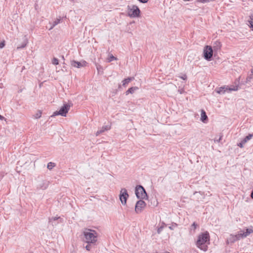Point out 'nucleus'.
<instances>
[{
	"mask_svg": "<svg viewBox=\"0 0 253 253\" xmlns=\"http://www.w3.org/2000/svg\"><path fill=\"white\" fill-rule=\"evenodd\" d=\"M55 167V164L52 162H49L47 164V168L51 170L53 168Z\"/></svg>",
	"mask_w": 253,
	"mask_h": 253,
	"instance_id": "23",
	"label": "nucleus"
},
{
	"mask_svg": "<svg viewBox=\"0 0 253 253\" xmlns=\"http://www.w3.org/2000/svg\"><path fill=\"white\" fill-rule=\"evenodd\" d=\"M4 119V117L0 115V120H2Z\"/></svg>",
	"mask_w": 253,
	"mask_h": 253,
	"instance_id": "42",
	"label": "nucleus"
},
{
	"mask_svg": "<svg viewBox=\"0 0 253 253\" xmlns=\"http://www.w3.org/2000/svg\"><path fill=\"white\" fill-rule=\"evenodd\" d=\"M203 54L204 57L206 60L211 61L213 55V50L211 46L206 45L204 48Z\"/></svg>",
	"mask_w": 253,
	"mask_h": 253,
	"instance_id": "6",
	"label": "nucleus"
},
{
	"mask_svg": "<svg viewBox=\"0 0 253 253\" xmlns=\"http://www.w3.org/2000/svg\"><path fill=\"white\" fill-rule=\"evenodd\" d=\"M184 1H190V0H183Z\"/></svg>",
	"mask_w": 253,
	"mask_h": 253,
	"instance_id": "48",
	"label": "nucleus"
},
{
	"mask_svg": "<svg viewBox=\"0 0 253 253\" xmlns=\"http://www.w3.org/2000/svg\"><path fill=\"white\" fill-rule=\"evenodd\" d=\"M142 200L140 199L136 203L135 211L137 213H141L146 206V203Z\"/></svg>",
	"mask_w": 253,
	"mask_h": 253,
	"instance_id": "7",
	"label": "nucleus"
},
{
	"mask_svg": "<svg viewBox=\"0 0 253 253\" xmlns=\"http://www.w3.org/2000/svg\"><path fill=\"white\" fill-rule=\"evenodd\" d=\"M26 45H27V42L22 43L20 46H18L17 47V49H21V48H24L26 46Z\"/></svg>",
	"mask_w": 253,
	"mask_h": 253,
	"instance_id": "27",
	"label": "nucleus"
},
{
	"mask_svg": "<svg viewBox=\"0 0 253 253\" xmlns=\"http://www.w3.org/2000/svg\"><path fill=\"white\" fill-rule=\"evenodd\" d=\"M181 78L184 80H185L187 79V76L186 75H184L183 76L181 77Z\"/></svg>",
	"mask_w": 253,
	"mask_h": 253,
	"instance_id": "39",
	"label": "nucleus"
},
{
	"mask_svg": "<svg viewBox=\"0 0 253 253\" xmlns=\"http://www.w3.org/2000/svg\"><path fill=\"white\" fill-rule=\"evenodd\" d=\"M163 226H164V225H166L165 224V223H163Z\"/></svg>",
	"mask_w": 253,
	"mask_h": 253,
	"instance_id": "46",
	"label": "nucleus"
},
{
	"mask_svg": "<svg viewBox=\"0 0 253 253\" xmlns=\"http://www.w3.org/2000/svg\"><path fill=\"white\" fill-rule=\"evenodd\" d=\"M248 22L250 24V27L253 30V15H251L250 16V19L248 20Z\"/></svg>",
	"mask_w": 253,
	"mask_h": 253,
	"instance_id": "19",
	"label": "nucleus"
},
{
	"mask_svg": "<svg viewBox=\"0 0 253 253\" xmlns=\"http://www.w3.org/2000/svg\"><path fill=\"white\" fill-rule=\"evenodd\" d=\"M226 90H228V89L225 86L220 87L218 88H216L215 90L216 92L220 94H223L225 93Z\"/></svg>",
	"mask_w": 253,
	"mask_h": 253,
	"instance_id": "13",
	"label": "nucleus"
},
{
	"mask_svg": "<svg viewBox=\"0 0 253 253\" xmlns=\"http://www.w3.org/2000/svg\"><path fill=\"white\" fill-rule=\"evenodd\" d=\"M91 246L90 244H88L86 246H85V249L87 251H90L91 250Z\"/></svg>",
	"mask_w": 253,
	"mask_h": 253,
	"instance_id": "31",
	"label": "nucleus"
},
{
	"mask_svg": "<svg viewBox=\"0 0 253 253\" xmlns=\"http://www.w3.org/2000/svg\"><path fill=\"white\" fill-rule=\"evenodd\" d=\"M163 226H164V225H166L165 224V223H163Z\"/></svg>",
	"mask_w": 253,
	"mask_h": 253,
	"instance_id": "47",
	"label": "nucleus"
},
{
	"mask_svg": "<svg viewBox=\"0 0 253 253\" xmlns=\"http://www.w3.org/2000/svg\"><path fill=\"white\" fill-rule=\"evenodd\" d=\"M246 143V142H244V140H242L240 143L238 144V146L240 148H243L244 145Z\"/></svg>",
	"mask_w": 253,
	"mask_h": 253,
	"instance_id": "28",
	"label": "nucleus"
},
{
	"mask_svg": "<svg viewBox=\"0 0 253 253\" xmlns=\"http://www.w3.org/2000/svg\"><path fill=\"white\" fill-rule=\"evenodd\" d=\"M96 68H97V69L98 70H99V69H100V68H101V66L100 65H98V66H97Z\"/></svg>",
	"mask_w": 253,
	"mask_h": 253,
	"instance_id": "44",
	"label": "nucleus"
},
{
	"mask_svg": "<svg viewBox=\"0 0 253 253\" xmlns=\"http://www.w3.org/2000/svg\"><path fill=\"white\" fill-rule=\"evenodd\" d=\"M177 226V224L176 223H174L171 226H169V229L170 230H173L175 227H176Z\"/></svg>",
	"mask_w": 253,
	"mask_h": 253,
	"instance_id": "30",
	"label": "nucleus"
},
{
	"mask_svg": "<svg viewBox=\"0 0 253 253\" xmlns=\"http://www.w3.org/2000/svg\"><path fill=\"white\" fill-rule=\"evenodd\" d=\"M96 68H97V69L98 70H99V69H100V68H101V66L100 65H98V66H97Z\"/></svg>",
	"mask_w": 253,
	"mask_h": 253,
	"instance_id": "43",
	"label": "nucleus"
},
{
	"mask_svg": "<svg viewBox=\"0 0 253 253\" xmlns=\"http://www.w3.org/2000/svg\"><path fill=\"white\" fill-rule=\"evenodd\" d=\"M4 176V172H0V180L3 178Z\"/></svg>",
	"mask_w": 253,
	"mask_h": 253,
	"instance_id": "38",
	"label": "nucleus"
},
{
	"mask_svg": "<svg viewBox=\"0 0 253 253\" xmlns=\"http://www.w3.org/2000/svg\"><path fill=\"white\" fill-rule=\"evenodd\" d=\"M228 89L229 91H231L232 90L233 91H237L238 90V86H235L232 88H228Z\"/></svg>",
	"mask_w": 253,
	"mask_h": 253,
	"instance_id": "26",
	"label": "nucleus"
},
{
	"mask_svg": "<svg viewBox=\"0 0 253 253\" xmlns=\"http://www.w3.org/2000/svg\"><path fill=\"white\" fill-rule=\"evenodd\" d=\"M252 75H253V69L251 70Z\"/></svg>",
	"mask_w": 253,
	"mask_h": 253,
	"instance_id": "45",
	"label": "nucleus"
},
{
	"mask_svg": "<svg viewBox=\"0 0 253 253\" xmlns=\"http://www.w3.org/2000/svg\"><path fill=\"white\" fill-rule=\"evenodd\" d=\"M197 226V224L195 222H194L191 225V228L195 230L196 229Z\"/></svg>",
	"mask_w": 253,
	"mask_h": 253,
	"instance_id": "29",
	"label": "nucleus"
},
{
	"mask_svg": "<svg viewBox=\"0 0 253 253\" xmlns=\"http://www.w3.org/2000/svg\"><path fill=\"white\" fill-rule=\"evenodd\" d=\"M61 20V18L60 17L59 18H57L53 22V24H52V25L51 26V27H50V30L53 29L56 25H57L58 24L60 23V21Z\"/></svg>",
	"mask_w": 253,
	"mask_h": 253,
	"instance_id": "15",
	"label": "nucleus"
},
{
	"mask_svg": "<svg viewBox=\"0 0 253 253\" xmlns=\"http://www.w3.org/2000/svg\"><path fill=\"white\" fill-rule=\"evenodd\" d=\"M111 126L109 125L103 126L100 129L98 130L96 132V136H98L100 134L104 132L105 131L110 129Z\"/></svg>",
	"mask_w": 253,
	"mask_h": 253,
	"instance_id": "11",
	"label": "nucleus"
},
{
	"mask_svg": "<svg viewBox=\"0 0 253 253\" xmlns=\"http://www.w3.org/2000/svg\"><path fill=\"white\" fill-rule=\"evenodd\" d=\"M208 120V117L206 114V112L204 110H201V121L205 123H206Z\"/></svg>",
	"mask_w": 253,
	"mask_h": 253,
	"instance_id": "12",
	"label": "nucleus"
},
{
	"mask_svg": "<svg viewBox=\"0 0 253 253\" xmlns=\"http://www.w3.org/2000/svg\"><path fill=\"white\" fill-rule=\"evenodd\" d=\"M128 194L127 190L125 188H122L120 191L119 195L120 200L123 205H125L126 204V201L128 198Z\"/></svg>",
	"mask_w": 253,
	"mask_h": 253,
	"instance_id": "8",
	"label": "nucleus"
},
{
	"mask_svg": "<svg viewBox=\"0 0 253 253\" xmlns=\"http://www.w3.org/2000/svg\"><path fill=\"white\" fill-rule=\"evenodd\" d=\"M71 105L69 104H64L63 106L61 107L58 111H55L53 113L51 117H54L57 115H61L63 117H66L67 113L68 112Z\"/></svg>",
	"mask_w": 253,
	"mask_h": 253,
	"instance_id": "5",
	"label": "nucleus"
},
{
	"mask_svg": "<svg viewBox=\"0 0 253 253\" xmlns=\"http://www.w3.org/2000/svg\"><path fill=\"white\" fill-rule=\"evenodd\" d=\"M251 197L252 199H253V190L251 192Z\"/></svg>",
	"mask_w": 253,
	"mask_h": 253,
	"instance_id": "40",
	"label": "nucleus"
},
{
	"mask_svg": "<svg viewBox=\"0 0 253 253\" xmlns=\"http://www.w3.org/2000/svg\"><path fill=\"white\" fill-rule=\"evenodd\" d=\"M135 193L137 199H147L148 196L144 188L140 185H137L135 187Z\"/></svg>",
	"mask_w": 253,
	"mask_h": 253,
	"instance_id": "3",
	"label": "nucleus"
},
{
	"mask_svg": "<svg viewBox=\"0 0 253 253\" xmlns=\"http://www.w3.org/2000/svg\"><path fill=\"white\" fill-rule=\"evenodd\" d=\"M52 63L53 64L57 65L59 64V61L58 59L56 58H53Z\"/></svg>",
	"mask_w": 253,
	"mask_h": 253,
	"instance_id": "25",
	"label": "nucleus"
},
{
	"mask_svg": "<svg viewBox=\"0 0 253 253\" xmlns=\"http://www.w3.org/2000/svg\"><path fill=\"white\" fill-rule=\"evenodd\" d=\"M163 228H164V226H161V227H160L158 229V230H157V232L159 234L161 233V232L163 230Z\"/></svg>",
	"mask_w": 253,
	"mask_h": 253,
	"instance_id": "36",
	"label": "nucleus"
},
{
	"mask_svg": "<svg viewBox=\"0 0 253 253\" xmlns=\"http://www.w3.org/2000/svg\"><path fill=\"white\" fill-rule=\"evenodd\" d=\"M48 185L49 181L46 180H42L39 182L38 185V188L44 190L48 187Z\"/></svg>",
	"mask_w": 253,
	"mask_h": 253,
	"instance_id": "10",
	"label": "nucleus"
},
{
	"mask_svg": "<svg viewBox=\"0 0 253 253\" xmlns=\"http://www.w3.org/2000/svg\"><path fill=\"white\" fill-rule=\"evenodd\" d=\"M86 64V62L84 61L81 62L76 61L75 60H73L71 62V64L72 66L77 67V68H81L82 67L85 66Z\"/></svg>",
	"mask_w": 253,
	"mask_h": 253,
	"instance_id": "9",
	"label": "nucleus"
},
{
	"mask_svg": "<svg viewBox=\"0 0 253 253\" xmlns=\"http://www.w3.org/2000/svg\"><path fill=\"white\" fill-rule=\"evenodd\" d=\"M134 79L133 77H128L126 79H125L123 81V85L125 86L126 84H127L131 81Z\"/></svg>",
	"mask_w": 253,
	"mask_h": 253,
	"instance_id": "14",
	"label": "nucleus"
},
{
	"mask_svg": "<svg viewBox=\"0 0 253 253\" xmlns=\"http://www.w3.org/2000/svg\"><path fill=\"white\" fill-rule=\"evenodd\" d=\"M59 218H60V217H52V218H49V222H51V220L55 221V220H57V219H58Z\"/></svg>",
	"mask_w": 253,
	"mask_h": 253,
	"instance_id": "32",
	"label": "nucleus"
},
{
	"mask_svg": "<svg viewBox=\"0 0 253 253\" xmlns=\"http://www.w3.org/2000/svg\"><path fill=\"white\" fill-rule=\"evenodd\" d=\"M136 89H137V87H131L129 88L126 92V95H127L129 93H131V94L133 93Z\"/></svg>",
	"mask_w": 253,
	"mask_h": 253,
	"instance_id": "16",
	"label": "nucleus"
},
{
	"mask_svg": "<svg viewBox=\"0 0 253 253\" xmlns=\"http://www.w3.org/2000/svg\"><path fill=\"white\" fill-rule=\"evenodd\" d=\"M235 236H237V238L238 240H240L241 239L245 238V237H244V234L243 231H240V233L235 235Z\"/></svg>",
	"mask_w": 253,
	"mask_h": 253,
	"instance_id": "18",
	"label": "nucleus"
},
{
	"mask_svg": "<svg viewBox=\"0 0 253 253\" xmlns=\"http://www.w3.org/2000/svg\"><path fill=\"white\" fill-rule=\"evenodd\" d=\"M252 79V77H251V75L250 76H248L246 78V83H248V82H250L251 80Z\"/></svg>",
	"mask_w": 253,
	"mask_h": 253,
	"instance_id": "34",
	"label": "nucleus"
},
{
	"mask_svg": "<svg viewBox=\"0 0 253 253\" xmlns=\"http://www.w3.org/2000/svg\"><path fill=\"white\" fill-rule=\"evenodd\" d=\"M84 241L88 244H94L97 241V233L95 230L85 229L84 231Z\"/></svg>",
	"mask_w": 253,
	"mask_h": 253,
	"instance_id": "1",
	"label": "nucleus"
},
{
	"mask_svg": "<svg viewBox=\"0 0 253 253\" xmlns=\"http://www.w3.org/2000/svg\"><path fill=\"white\" fill-rule=\"evenodd\" d=\"M140 10L138 7L135 5L131 6H127V14L131 18L138 17L140 16Z\"/></svg>",
	"mask_w": 253,
	"mask_h": 253,
	"instance_id": "4",
	"label": "nucleus"
},
{
	"mask_svg": "<svg viewBox=\"0 0 253 253\" xmlns=\"http://www.w3.org/2000/svg\"><path fill=\"white\" fill-rule=\"evenodd\" d=\"M42 112L41 111H40V110L38 111L37 113L35 115V118H36V119L40 118L42 116Z\"/></svg>",
	"mask_w": 253,
	"mask_h": 253,
	"instance_id": "24",
	"label": "nucleus"
},
{
	"mask_svg": "<svg viewBox=\"0 0 253 253\" xmlns=\"http://www.w3.org/2000/svg\"><path fill=\"white\" fill-rule=\"evenodd\" d=\"M5 45L4 41L0 42V48H2Z\"/></svg>",
	"mask_w": 253,
	"mask_h": 253,
	"instance_id": "33",
	"label": "nucleus"
},
{
	"mask_svg": "<svg viewBox=\"0 0 253 253\" xmlns=\"http://www.w3.org/2000/svg\"><path fill=\"white\" fill-rule=\"evenodd\" d=\"M253 232V229L247 228L246 229V232H244V237H247L251 233Z\"/></svg>",
	"mask_w": 253,
	"mask_h": 253,
	"instance_id": "17",
	"label": "nucleus"
},
{
	"mask_svg": "<svg viewBox=\"0 0 253 253\" xmlns=\"http://www.w3.org/2000/svg\"><path fill=\"white\" fill-rule=\"evenodd\" d=\"M210 241V235L208 231L202 233L198 236V240L197 241L196 245L197 247L205 251L207 250V246H204L203 248L202 246L205 245L207 242Z\"/></svg>",
	"mask_w": 253,
	"mask_h": 253,
	"instance_id": "2",
	"label": "nucleus"
},
{
	"mask_svg": "<svg viewBox=\"0 0 253 253\" xmlns=\"http://www.w3.org/2000/svg\"><path fill=\"white\" fill-rule=\"evenodd\" d=\"M229 240L231 243H234L238 240L237 238V236L231 235L230 237L229 238Z\"/></svg>",
	"mask_w": 253,
	"mask_h": 253,
	"instance_id": "21",
	"label": "nucleus"
},
{
	"mask_svg": "<svg viewBox=\"0 0 253 253\" xmlns=\"http://www.w3.org/2000/svg\"><path fill=\"white\" fill-rule=\"evenodd\" d=\"M140 2L145 3L148 2L149 0H138Z\"/></svg>",
	"mask_w": 253,
	"mask_h": 253,
	"instance_id": "37",
	"label": "nucleus"
},
{
	"mask_svg": "<svg viewBox=\"0 0 253 253\" xmlns=\"http://www.w3.org/2000/svg\"><path fill=\"white\" fill-rule=\"evenodd\" d=\"M221 139H222V136H221L219 138V139H218V140H216V141H217V142H219Z\"/></svg>",
	"mask_w": 253,
	"mask_h": 253,
	"instance_id": "41",
	"label": "nucleus"
},
{
	"mask_svg": "<svg viewBox=\"0 0 253 253\" xmlns=\"http://www.w3.org/2000/svg\"><path fill=\"white\" fill-rule=\"evenodd\" d=\"M253 137V133L252 134H249L247 136H246L243 140H244V142H247L248 141L250 140Z\"/></svg>",
	"mask_w": 253,
	"mask_h": 253,
	"instance_id": "20",
	"label": "nucleus"
},
{
	"mask_svg": "<svg viewBox=\"0 0 253 253\" xmlns=\"http://www.w3.org/2000/svg\"><path fill=\"white\" fill-rule=\"evenodd\" d=\"M117 58L114 56L112 54H110L108 58H107V61L108 62H110L113 60H116Z\"/></svg>",
	"mask_w": 253,
	"mask_h": 253,
	"instance_id": "22",
	"label": "nucleus"
},
{
	"mask_svg": "<svg viewBox=\"0 0 253 253\" xmlns=\"http://www.w3.org/2000/svg\"><path fill=\"white\" fill-rule=\"evenodd\" d=\"M215 44H216V46L218 47L219 48H220V47L221 46V44L220 42H215Z\"/></svg>",
	"mask_w": 253,
	"mask_h": 253,
	"instance_id": "35",
	"label": "nucleus"
}]
</instances>
